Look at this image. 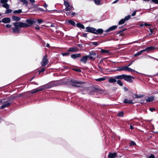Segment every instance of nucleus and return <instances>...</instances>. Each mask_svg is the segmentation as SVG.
Listing matches in <instances>:
<instances>
[{"label":"nucleus","mask_w":158,"mask_h":158,"mask_svg":"<svg viewBox=\"0 0 158 158\" xmlns=\"http://www.w3.org/2000/svg\"><path fill=\"white\" fill-rule=\"evenodd\" d=\"M59 85V84L58 83L55 82V81H52L44 85L41 87H40L31 90V94H33L38 92L41 91L44 89H50L52 87L58 86Z\"/></svg>","instance_id":"f257e3e1"},{"label":"nucleus","mask_w":158,"mask_h":158,"mask_svg":"<svg viewBox=\"0 0 158 158\" xmlns=\"http://www.w3.org/2000/svg\"><path fill=\"white\" fill-rule=\"evenodd\" d=\"M13 24L14 25L15 27H12L13 32L15 33H19L20 32L19 28L21 27H27L28 25L26 23L22 22H18L13 23Z\"/></svg>","instance_id":"f03ea898"},{"label":"nucleus","mask_w":158,"mask_h":158,"mask_svg":"<svg viewBox=\"0 0 158 158\" xmlns=\"http://www.w3.org/2000/svg\"><path fill=\"white\" fill-rule=\"evenodd\" d=\"M114 78L119 80L123 79L129 83H132L133 81L132 79H135V77L133 76L125 74L115 76Z\"/></svg>","instance_id":"7ed1b4c3"},{"label":"nucleus","mask_w":158,"mask_h":158,"mask_svg":"<svg viewBox=\"0 0 158 158\" xmlns=\"http://www.w3.org/2000/svg\"><path fill=\"white\" fill-rule=\"evenodd\" d=\"M89 59L91 61L95 60L96 58H100L101 56L95 52L92 51L89 52V55H87Z\"/></svg>","instance_id":"20e7f679"},{"label":"nucleus","mask_w":158,"mask_h":158,"mask_svg":"<svg viewBox=\"0 0 158 158\" xmlns=\"http://www.w3.org/2000/svg\"><path fill=\"white\" fill-rule=\"evenodd\" d=\"M12 102V101L9 98H6L3 99L2 103L3 105L0 107V109H2L5 108L9 107Z\"/></svg>","instance_id":"39448f33"},{"label":"nucleus","mask_w":158,"mask_h":158,"mask_svg":"<svg viewBox=\"0 0 158 158\" xmlns=\"http://www.w3.org/2000/svg\"><path fill=\"white\" fill-rule=\"evenodd\" d=\"M77 90L78 92L83 94H88L89 92L88 89L87 87L80 86Z\"/></svg>","instance_id":"423d86ee"},{"label":"nucleus","mask_w":158,"mask_h":158,"mask_svg":"<svg viewBox=\"0 0 158 158\" xmlns=\"http://www.w3.org/2000/svg\"><path fill=\"white\" fill-rule=\"evenodd\" d=\"M47 58V56L46 55L43 57L42 61L41 62L42 66L44 67L48 63V60Z\"/></svg>","instance_id":"0eeeda50"},{"label":"nucleus","mask_w":158,"mask_h":158,"mask_svg":"<svg viewBox=\"0 0 158 158\" xmlns=\"http://www.w3.org/2000/svg\"><path fill=\"white\" fill-rule=\"evenodd\" d=\"M72 85L76 87H79L80 86L76 85L75 84H82L83 83V82L75 80H71L70 81Z\"/></svg>","instance_id":"6e6552de"},{"label":"nucleus","mask_w":158,"mask_h":158,"mask_svg":"<svg viewBox=\"0 0 158 158\" xmlns=\"http://www.w3.org/2000/svg\"><path fill=\"white\" fill-rule=\"evenodd\" d=\"M88 56L87 55L83 56L81 59L79 60V61L84 64H86L87 61L89 60Z\"/></svg>","instance_id":"1a4fd4ad"},{"label":"nucleus","mask_w":158,"mask_h":158,"mask_svg":"<svg viewBox=\"0 0 158 158\" xmlns=\"http://www.w3.org/2000/svg\"><path fill=\"white\" fill-rule=\"evenodd\" d=\"M26 21L28 23V24H27L28 25L27 27H28V26H31L34 23H35L36 21L34 19L31 18L29 19H27Z\"/></svg>","instance_id":"9d476101"},{"label":"nucleus","mask_w":158,"mask_h":158,"mask_svg":"<svg viewBox=\"0 0 158 158\" xmlns=\"http://www.w3.org/2000/svg\"><path fill=\"white\" fill-rule=\"evenodd\" d=\"M86 31L91 32L95 34V33L96 29L91 27H86Z\"/></svg>","instance_id":"9b49d317"},{"label":"nucleus","mask_w":158,"mask_h":158,"mask_svg":"<svg viewBox=\"0 0 158 158\" xmlns=\"http://www.w3.org/2000/svg\"><path fill=\"white\" fill-rule=\"evenodd\" d=\"M98 89L96 88H94L91 90L89 91L88 94L89 95H95V94L96 93Z\"/></svg>","instance_id":"f8f14e48"},{"label":"nucleus","mask_w":158,"mask_h":158,"mask_svg":"<svg viewBox=\"0 0 158 158\" xmlns=\"http://www.w3.org/2000/svg\"><path fill=\"white\" fill-rule=\"evenodd\" d=\"M81 56V54L80 53H78L71 55V58L73 59H75L77 58L80 57Z\"/></svg>","instance_id":"ddd939ff"},{"label":"nucleus","mask_w":158,"mask_h":158,"mask_svg":"<svg viewBox=\"0 0 158 158\" xmlns=\"http://www.w3.org/2000/svg\"><path fill=\"white\" fill-rule=\"evenodd\" d=\"M78 50H68V52H66L62 53L61 54L63 56H67L69 54V52H77Z\"/></svg>","instance_id":"4468645a"},{"label":"nucleus","mask_w":158,"mask_h":158,"mask_svg":"<svg viewBox=\"0 0 158 158\" xmlns=\"http://www.w3.org/2000/svg\"><path fill=\"white\" fill-rule=\"evenodd\" d=\"M125 71H128V72L133 71L139 74H141L140 73L138 72L135 71V70L132 69L128 67V66H125Z\"/></svg>","instance_id":"2eb2a0df"},{"label":"nucleus","mask_w":158,"mask_h":158,"mask_svg":"<svg viewBox=\"0 0 158 158\" xmlns=\"http://www.w3.org/2000/svg\"><path fill=\"white\" fill-rule=\"evenodd\" d=\"M117 155V153L116 152L113 153H110L108 156L109 158H114Z\"/></svg>","instance_id":"dca6fc26"},{"label":"nucleus","mask_w":158,"mask_h":158,"mask_svg":"<svg viewBox=\"0 0 158 158\" xmlns=\"http://www.w3.org/2000/svg\"><path fill=\"white\" fill-rule=\"evenodd\" d=\"M2 21L4 23H8L10 22V19L9 18H3Z\"/></svg>","instance_id":"f3484780"},{"label":"nucleus","mask_w":158,"mask_h":158,"mask_svg":"<svg viewBox=\"0 0 158 158\" xmlns=\"http://www.w3.org/2000/svg\"><path fill=\"white\" fill-rule=\"evenodd\" d=\"M117 27L116 26H113L110 27L108 29L106 30L105 31L106 32H108L115 30Z\"/></svg>","instance_id":"a211bd4d"},{"label":"nucleus","mask_w":158,"mask_h":158,"mask_svg":"<svg viewBox=\"0 0 158 158\" xmlns=\"http://www.w3.org/2000/svg\"><path fill=\"white\" fill-rule=\"evenodd\" d=\"M115 71H125V66L119 67L115 70Z\"/></svg>","instance_id":"6ab92c4d"},{"label":"nucleus","mask_w":158,"mask_h":158,"mask_svg":"<svg viewBox=\"0 0 158 158\" xmlns=\"http://www.w3.org/2000/svg\"><path fill=\"white\" fill-rule=\"evenodd\" d=\"M154 99V97L153 96H151V97H148L146 99V101L147 102H152L153 101Z\"/></svg>","instance_id":"aec40b11"},{"label":"nucleus","mask_w":158,"mask_h":158,"mask_svg":"<svg viewBox=\"0 0 158 158\" xmlns=\"http://www.w3.org/2000/svg\"><path fill=\"white\" fill-rule=\"evenodd\" d=\"M116 78H111L109 79L108 82L110 83H114L116 82Z\"/></svg>","instance_id":"412c9836"},{"label":"nucleus","mask_w":158,"mask_h":158,"mask_svg":"<svg viewBox=\"0 0 158 158\" xmlns=\"http://www.w3.org/2000/svg\"><path fill=\"white\" fill-rule=\"evenodd\" d=\"M147 50V52H148L150 50H141L139 52H138L134 54V56L135 57L138 55H139L141 53L145 52Z\"/></svg>","instance_id":"4be33fe9"},{"label":"nucleus","mask_w":158,"mask_h":158,"mask_svg":"<svg viewBox=\"0 0 158 158\" xmlns=\"http://www.w3.org/2000/svg\"><path fill=\"white\" fill-rule=\"evenodd\" d=\"M12 19L15 21H19L20 19V17L15 16H13L12 17Z\"/></svg>","instance_id":"5701e85b"},{"label":"nucleus","mask_w":158,"mask_h":158,"mask_svg":"<svg viewBox=\"0 0 158 158\" xmlns=\"http://www.w3.org/2000/svg\"><path fill=\"white\" fill-rule=\"evenodd\" d=\"M103 32V30L102 29H99L97 30H96L95 34H101Z\"/></svg>","instance_id":"b1692460"},{"label":"nucleus","mask_w":158,"mask_h":158,"mask_svg":"<svg viewBox=\"0 0 158 158\" xmlns=\"http://www.w3.org/2000/svg\"><path fill=\"white\" fill-rule=\"evenodd\" d=\"M135 97L133 96V98H140L143 97L144 96L143 95L139 94V95H137L136 94H135Z\"/></svg>","instance_id":"393cba45"},{"label":"nucleus","mask_w":158,"mask_h":158,"mask_svg":"<svg viewBox=\"0 0 158 158\" xmlns=\"http://www.w3.org/2000/svg\"><path fill=\"white\" fill-rule=\"evenodd\" d=\"M72 8H73V7L72 6H68L66 7L65 9V10L66 11H70V10Z\"/></svg>","instance_id":"a878e982"},{"label":"nucleus","mask_w":158,"mask_h":158,"mask_svg":"<svg viewBox=\"0 0 158 158\" xmlns=\"http://www.w3.org/2000/svg\"><path fill=\"white\" fill-rule=\"evenodd\" d=\"M76 25L77 27H79L81 28L82 29H84V28H85V27H84V25L80 23H77Z\"/></svg>","instance_id":"bb28decb"},{"label":"nucleus","mask_w":158,"mask_h":158,"mask_svg":"<svg viewBox=\"0 0 158 158\" xmlns=\"http://www.w3.org/2000/svg\"><path fill=\"white\" fill-rule=\"evenodd\" d=\"M158 49V47L155 48L153 46H150L146 48L145 49Z\"/></svg>","instance_id":"cd10ccee"},{"label":"nucleus","mask_w":158,"mask_h":158,"mask_svg":"<svg viewBox=\"0 0 158 158\" xmlns=\"http://www.w3.org/2000/svg\"><path fill=\"white\" fill-rule=\"evenodd\" d=\"M101 53H107L110 54V52L108 50H101Z\"/></svg>","instance_id":"c85d7f7f"},{"label":"nucleus","mask_w":158,"mask_h":158,"mask_svg":"<svg viewBox=\"0 0 158 158\" xmlns=\"http://www.w3.org/2000/svg\"><path fill=\"white\" fill-rule=\"evenodd\" d=\"M116 81L117 84L119 85V86H122L123 85V83L120 80H118Z\"/></svg>","instance_id":"c756f323"},{"label":"nucleus","mask_w":158,"mask_h":158,"mask_svg":"<svg viewBox=\"0 0 158 158\" xmlns=\"http://www.w3.org/2000/svg\"><path fill=\"white\" fill-rule=\"evenodd\" d=\"M105 78L104 77H101L100 78L95 79V80L97 81H103L105 80Z\"/></svg>","instance_id":"7c9ffc66"},{"label":"nucleus","mask_w":158,"mask_h":158,"mask_svg":"<svg viewBox=\"0 0 158 158\" xmlns=\"http://www.w3.org/2000/svg\"><path fill=\"white\" fill-rule=\"evenodd\" d=\"M22 12V10L19 9L18 10H14L13 12V13L14 14H20Z\"/></svg>","instance_id":"2f4dec72"},{"label":"nucleus","mask_w":158,"mask_h":158,"mask_svg":"<svg viewBox=\"0 0 158 158\" xmlns=\"http://www.w3.org/2000/svg\"><path fill=\"white\" fill-rule=\"evenodd\" d=\"M136 145V144L135 142L133 141H131V142L129 143V146L131 147L132 146H135Z\"/></svg>","instance_id":"473e14b6"},{"label":"nucleus","mask_w":158,"mask_h":158,"mask_svg":"<svg viewBox=\"0 0 158 158\" xmlns=\"http://www.w3.org/2000/svg\"><path fill=\"white\" fill-rule=\"evenodd\" d=\"M3 7L5 8L6 9H8L9 8V5L7 3H5L2 5Z\"/></svg>","instance_id":"72a5a7b5"},{"label":"nucleus","mask_w":158,"mask_h":158,"mask_svg":"<svg viewBox=\"0 0 158 158\" xmlns=\"http://www.w3.org/2000/svg\"><path fill=\"white\" fill-rule=\"evenodd\" d=\"M117 115L119 117H122L123 116V112L122 111L118 113Z\"/></svg>","instance_id":"f704fd0d"},{"label":"nucleus","mask_w":158,"mask_h":158,"mask_svg":"<svg viewBox=\"0 0 158 158\" xmlns=\"http://www.w3.org/2000/svg\"><path fill=\"white\" fill-rule=\"evenodd\" d=\"M125 20H124L123 19L119 21L118 23V24L119 25H120L123 24L125 22Z\"/></svg>","instance_id":"c9c22d12"},{"label":"nucleus","mask_w":158,"mask_h":158,"mask_svg":"<svg viewBox=\"0 0 158 158\" xmlns=\"http://www.w3.org/2000/svg\"><path fill=\"white\" fill-rule=\"evenodd\" d=\"M69 23L70 24H71L73 26H75V23L73 21L70 20L69 21Z\"/></svg>","instance_id":"e433bc0d"},{"label":"nucleus","mask_w":158,"mask_h":158,"mask_svg":"<svg viewBox=\"0 0 158 158\" xmlns=\"http://www.w3.org/2000/svg\"><path fill=\"white\" fill-rule=\"evenodd\" d=\"M12 10L11 9H7V10L6 11L5 13L6 14H9L10 13L12 12Z\"/></svg>","instance_id":"4c0bfd02"},{"label":"nucleus","mask_w":158,"mask_h":158,"mask_svg":"<svg viewBox=\"0 0 158 158\" xmlns=\"http://www.w3.org/2000/svg\"><path fill=\"white\" fill-rule=\"evenodd\" d=\"M64 5L66 7H67L68 6H69V4L68 3V2L66 1H64Z\"/></svg>","instance_id":"58836bf2"},{"label":"nucleus","mask_w":158,"mask_h":158,"mask_svg":"<svg viewBox=\"0 0 158 158\" xmlns=\"http://www.w3.org/2000/svg\"><path fill=\"white\" fill-rule=\"evenodd\" d=\"M21 1L24 4H26L27 6L28 4V2L26 0H21Z\"/></svg>","instance_id":"ea45409f"},{"label":"nucleus","mask_w":158,"mask_h":158,"mask_svg":"<svg viewBox=\"0 0 158 158\" xmlns=\"http://www.w3.org/2000/svg\"><path fill=\"white\" fill-rule=\"evenodd\" d=\"M95 3L97 5L99 4L100 2H101L100 0H94Z\"/></svg>","instance_id":"a19ab883"},{"label":"nucleus","mask_w":158,"mask_h":158,"mask_svg":"<svg viewBox=\"0 0 158 158\" xmlns=\"http://www.w3.org/2000/svg\"><path fill=\"white\" fill-rule=\"evenodd\" d=\"M147 158H155V156L154 155L151 154L149 156H147Z\"/></svg>","instance_id":"79ce46f5"},{"label":"nucleus","mask_w":158,"mask_h":158,"mask_svg":"<svg viewBox=\"0 0 158 158\" xmlns=\"http://www.w3.org/2000/svg\"><path fill=\"white\" fill-rule=\"evenodd\" d=\"M45 71V69L44 68H43L39 70V73L42 72H43Z\"/></svg>","instance_id":"37998d69"},{"label":"nucleus","mask_w":158,"mask_h":158,"mask_svg":"<svg viewBox=\"0 0 158 158\" xmlns=\"http://www.w3.org/2000/svg\"><path fill=\"white\" fill-rule=\"evenodd\" d=\"M130 18V15H128L127 16H126L124 19L125 20V21H126L129 19Z\"/></svg>","instance_id":"c03bdc74"},{"label":"nucleus","mask_w":158,"mask_h":158,"mask_svg":"<svg viewBox=\"0 0 158 158\" xmlns=\"http://www.w3.org/2000/svg\"><path fill=\"white\" fill-rule=\"evenodd\" d=\"M126 30V29H123L120 31H119L118 32V34H120L121 35H122L123 34V33H122L125 30Z\"/></svg>","instance_id":"a18cd8bd"},{"label":"nucleus","mask_w":158,"mask_h":158,"mask_svg":"<svg viewBox=\"0 0 158 158\" xmlns=\"http://www.w3.org/2000/svg\"><path fill=\"white\" fill-rule=\"evenodd\" d=\"M8 1V0H1V2L2 3H6Z\"/></svg>","instance_id":"49530a36"},{"label":"nucleus","mask_w":158,"mask_h":158,"mask_svg":"<svg viewBox=\"0 0 158 158\" xmlns=\"http://www.w3.org/2000/svg\"><path fill=\"white\" fill-rule=\"evenodd\" d=\"M38 23L39 24H40L41 23H42L43 22V20L41 19H38L37 20Z\"/></svg>","instance_id":"de8ad7c7"},{"label":"nucleus","mask_w":158,"mask_h":158,"mask_svg":"<svg viewBox=\"0 0 158 158\" xmlns=\"http://www.w3.org/2000/svg\"><path fill=\"white\" fill-rule=\"evenodd\" d=\"M134 103H135V102H132V100H128V103H129V104H134Z\"/></svg>","instance_id":"09e8293b"},{"label":"nucleus","mask_w":158,"mask_h":158,"mask_svg":"<svg viewBox=\"0 0 158 158\" xmlns=\"http://www.w3.org/2000/svg\"><path fill=\"white\" fill-rule=\"evenodd\" d=\"M149 110L151 112H153V111L155 110V108H150Z\"/></svg>","instance_id":"8fccbe9b"},{"label":"nucleus","mask_w":158,"mask_h":158,"mask_svg":"<svg viewBox=\"0 0 158 158\" xmlns=\"http://www.w3.org/2000/svg\"><path fill=\"white\" fill-rule=\"evenodd\" d=\"M15 97L14 96H10V97L9 99H10L11 100H12H12L15 99Z\"/></svg>","instance_id":"3c124183"},{"label":"nucleus","mask_w":158,"mask_h":158,"mask_svg":"<svg viewBox=\"0 0 158 158\" xmlns=\"http://www.w3.org/2000/svg\"><path fill=\"white\" fill-rule=\"evenodd\" d=\"M128 101L126 99H124L123 102L124 103H128Z\"/></svg>","instance_id":"603ef678"},{"label":"nucleus","mask_w":158,"mask_h":158,"mask_svg":"<svg viewBox=\"0 0 158 158\" xmlns=\"http://www.w3.org/2000/svg\"><path fill=\"white\" fill-rule=\"evenodd\" d=\"M152 1L156 4H158V0H152Z\"/></svg>","instance_id":"864d4df0"},{"label":"nucleus","mask_w":158,"mask_h":158,"mask_svg":"<svg viewBox=\"0 0 158 158\" xmlns=\"http://www.w3.org/2000/svg\"><path fill=\"white\" fill-rule=\"evenodd\" d=\"M145 101V99L141 100H140V103L141 104H143L144 103V102Z\"/></svg>","instance_id":"5fc2aeb1"},{"label":"nucleus","mask_w":158,"mask_h":158,"mask_svg":"<svg viewBox=\"0 0 158 158\" xmlns=\"http://www.w3.org/2000/svg\"><path fill=\"white\" fill-rule=\"evenodd\" d=\"M5 26L7 28H10L12 26L10 24H6Z\"/></svg>","instance_id":"6e6d98bb"},{"label":"nucleus","mask_w":158,"mask_h":158,"mask_svg":"<svg viewBox=\"0 0 158 158\" xmlns=\"http://www.w3.org/2000/svg\"><path fill=\"white\" fill-rule=\"evenodd\" d=\"M136 10H135V11L132 14V15H131L132 16H134L135 15V14H136Z\"/></svg>","instance_id":"4d7b16f0"},{"label":"nucleus","mask_w":158,"mask_h":158,"mask_svg":"<svg viewBox=\"0 0 158 158\" xmlns=\"http://www.w3.org/2000/svg\"><path fill=\"white\" fill-rule=\"evenodd\" d=\"M23 93H20L18 94V96L19 97H21L23 96Z\"/></svg>","instance_id":"13d9d810"},{"label":"nucleus","mask_w":158,"mask_h":158,"mask_svg":"<svg viewBox=\"0 0 158 158\" xmlns=\"http://www.w3.org/2000/svg\"><path fill=\"white\" fill-rule=\"evenodd\" d=\"M147 56H148V57H149L150 58H154V59H155V60H157L158 61V59H157V58H154L150 56H148V55H147Z\"/></svg>","instance_id":"bf43d9fd"},{"label":"nucleus","mask_w":158,"mask_h":158,"mask_svg":"<svg viewBox=\"0 0 158 158\" xmlns=\"http://www.w3.org/2000/svg\"><path fill=\"white\" fill-rule=\"evenodd\" d=\"M98 67L99 68V69L101 70H103V69L102 67L98 65Z\"/></svg>","instance_id":"052dcab7"},{"label":"nucleus","mask_w":158,"mask_h":158,"mask_svg":"<svg viewBox=\"0 0 158 158\" xmlns=\"http://www.w3.org/2000/svg\"><path fill=\"white\" fill-rule=\"evenodd\" d=\"M75 70L76 71L78 72H81V70L80 69H75Z\"/></svg>","instance_id":"680f3d73"},{"label":"nucleus","mask_w":158,"mask_h":158,"mask_svg":"<svg viewBox=\"0 0 158 158\" xmlns=\"http://www.w3.org/2000/svg\"><path fill=\"white\" fill-rule=\"evenodd\" d=\"M92 43L94 45H97L98 44V43L96 42H93V43Z\"/></svg>","instance_id":"e2e57ef3"},{"label":"nucleus","mask_w":158,"mask_h":158,"mask_svg":"<svg viewBox=\"0 0 158 158\" xmlns=\"http://www.w3.org/2000/svg\"><path fill=\"white\" fill-rule=\"evenodd\" d=\"M123 89H124V90L125 91H127L128 90V89L126 87H124Z\"/></svg>","instance_id":"0e129e2a"},{"label":"nucleus","mask_w":158,"mask_h":158,"mask_svg":"<svg viewBox=\"0 0 158 158\" xmlns=\"http://www.w3.org/2000/svg\"><path fill=\"white\" fill-rule=\"evenodd\" d=\"M83 36L85 37H87V34L86 33H84L83 34Z\"/></svg>","instance_id":"69168bd1"},{"label":"nucleus","mask_w":158,"mask_h":158,"mask_svg":"<svg viewBox=\"0 0 158 158\" xmlns=\"http://www.w3.org/2000/svg\"><path fill=\"white\" fill-rule=\"evenodd\" d=\"M134 127L131 125H130V129H134Z\"/></svg>","instance_id":"338daca9"},{"label":"nucleus","mask_w":158,"mask_h":158,"mask_svg":"<svg viewBox=\"0 0 158 158\" xmlns=\"http://www.w3.org/2000/svg\"><path fill=\"white\" fill-rule=\"evenodd\" d=\"M35 28L37 30H39L40 29V27H35Z\"/></svg>","instance_id":"774afa93"}]
</instances>
